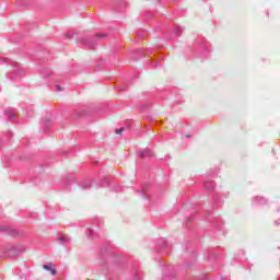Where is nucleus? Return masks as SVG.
I'll return each instance as SVG.
<instances>
[{"instance_id": "f257e3e1", "label": "nucleus", "mask_w": 280, "mask_h": 280, "mask_svg": "<svg viewBox=\"0 0 280 280\" xmlns=\"http://www.w3.org/2000/svg\"><path fill=\"white\" fill-rule=\"evenodd\" d=\"M43 268L44 270H49L51 275H56V269H54L51 266L44 265Z\"/></svg>"}, {"instance_id": "f03ea898", "label": "nucleus", "mask_w": 280, "mask_h": 280, "mask_svg": "<svg viewBox=\"0 0 280 280\" xmlns=\"http://www.w3.org/2000/svg\"><path fill=\"white\" fill-rule=\"evenodd\" d=\"M121 132H124V128H120V129L116 130V135H121Z\"/></svg>"}, {"instance_id": "7ed1b4c3", "label": "nucleus", "mask_w": 280, "mask_h": 280, "mask_svg": "<svg viewBox=\"0 0 280 280\" xmlns=\"http://www.w3.org/2000/svg\"><path fill=\"white\" fill-rule=\"evenodd\" d=\"M57 91H65V89H62L60 85H57Z\"/></svg>"}, {"instance_id": "20e7f679", "label": "nucleus", "mask_w": 280, "mask_h": 280, "mask_svg": "<svg viewBox=\"0 0 280 280\" xmlns=\"http://www.w3.org/2000/svg\"><path fill=\"white\" fill-rule=\"evenodd\" d=\"M96 38H102V34H96Z\"/></svg>"}, {"instance_id": "39448f33", "label": "nucleus", "mask_w": 280, "mask_h": 280, "mask_svg": "<svg viewBox=\"0 0 280 280\" xmlns=\"http://www.w3.org/2000/svg\"><path fill=\"white\" fill-rule=\"evenodd\" d=\"M186 137H187V139H189L191 137V135L187 133Z\"/></svg>"}]
</instances>
